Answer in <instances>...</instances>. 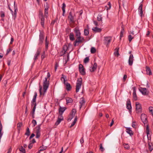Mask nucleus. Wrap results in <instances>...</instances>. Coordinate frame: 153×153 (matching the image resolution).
Listing matches in <instances>:
<instances>
[{
	"label": "nucleus",
	"instance_id": "nucleus-24",
	"mask_svg": "<svg viewBox=\"0 0 153 153\" xmlns=\"http://www.w3.org/2000/svg\"><path fill=\"white\" fill-rule=\"evenodd\" d=\"M66 86V89L68 91H70L72 88V87L70 85V84L69 83H68L67 82L65 84Z\"/></svg>",
	"mask_w": 153,
	"mask_h": 153
},
{
	"label": "nucleus",
	"instance_id": "nucleus-62",
	"mask_svg": "<svg viewBox=\"0 0 153 153\" xmlns=\"http://www.w3.org/2000/svg\"><path fill=\"white\" fill-rule=\"evenodd\" d=\"M74 117V116H73L70 115L68 118V120H71Z\"/></svg>",
	"mask_w": 153,
	"mask_h": 153
},
{
	"label": "nucleus",
	"instance_id": "nucleus-14",
	"mask_svg": "<svg viewBox=\"0 0 153 153\" xmlns=\"http://www.w3.org/2000/svg\"><path fill=\"white\" fill-rule=\"evenodd\" d=\"M94 23L96 26H101L102 23V20H97L94 21Z\"/></svg>",
	"mask_w": 153,
	"mask_h": 153
},
{
	"label": "nucleus",
	"instance_id": "nucleus-57",
	"mask_svg": "<svg viewBox=\"0 0 153 153\" xmlns=\"http://www.w3.org/2000/svg\"><path fill=\"white\" fill-rule=\"evenodd\" d=\"M66 53V52L64 51H61V52L60 53V54H59V56H62L64 54H65Z\"/></svg>",
	"mask_w": 153,
	"mask_h": 153
},
{
	"label": "nucleus",
	"instance_id": "nucleus-48",
	"mask_svg": "<svg viewBox=\"0 0 153 153\" xmlns=\"http://www.w3.org/2000/svg\"><path fill=\"white\" fill-rule=\"evenodd\" d=\"M39 18H40V19H44L45 17L43 16V14L41 12H39Z\"/></svg>",
	"mask_w": 153,
	"mask_h": 153
},
{
	"label": "nucleus",
	"instance_id": "nucleus-56",
	"mask_svg": "<svg viewBox=\"0 0 153 153\" xmlns=\"http://www.w3.org/2000/svg\"><path fill=\"white\" fill-rule=\"evenodd\" d=\"M133 38L134 37H132L130 35L128 36V39L129 42H130Z\"/></svg>",
	"mask_w": 153,
	"mask_h": 153
},
{
	"label": "nucleus",
	"instance_id": "nucleus-20",
	"mask_svg": "<svg viewBox=\"0 0 153 153\" xmlns=\"http://www.w3.org/2000/svg\"><path fill=\"white\" fill-rule=\"evenodd\" d=\"M126 132L129 134L130 136H131L133 135L134 133L131 130L130 128L126 127Z\"/></svg>",
	"mask_w": 153,
	"mask_h": 153
},
{
	"label": "nucleus",
	"instance_id": "nucleus-61",
	"mask_svg": "<svg viewBox=\"0 0 153 153\" xmlns=\"http://www.w3.org/2000/svg\"><path fill=\"white\" fill-rule=\"evenodd\" d=\"M124 31H121L120 34V39H121V38L123 36V33Z\"/></svg>",
	"mask_w": 153,
	"mask_h": 153
},
{
	"label": "nucleus",
	"instance_id": "nucleus-44",
	"mask_svg": "<svg viewBox=\"0 0 153 153\" xmlns=\"http://www.w3.org/2000/svg\"><path fill=\"white\" fill-rule=\"evenodd\" d=\"M22 126V123H19L17 124L18 129L19 131L21 127Z\"/></svg>",
	"mask_w": 153,
	"mask_h": 153
},
{
	"label": "nucleus",
	"instance_id": "nucleus-32",
	"mask_svg": "<svg viewBox=\"0 0 153 153\" xmlns=\"http://www.w3.org/2000/svg\"><path fill=\"white\" fill-rule=\"evenodd\" d=\"M73 14V13L71 11L69 12V15L68 16L69 19H74Z\"/></svg>",
	"mask_w": 153,
	"mask_h": 153
},
{
	"label": "nucleus",
	"instance_id": "nucleus-12",
	"mask_svg": "<svg viewBox=\"0 0 153 153\" xmlns=\"http://www.w3.org/2000/svg\"><path fill=\"white\" fill-rule=\"evenodd\" d=\"M126 108L129 110L130 112H131V102L130 99H128L126 102Z\"/></svg>",
	"mask_w": 153,
	"mask_h": 153
},
{
	"label": "nucleus",
	"instance_id": "nucleus-42",
	"mask_svg": "<svg viewBox=\"0 0 153 153\" xmlns=\"http://www.w3.org/2000/svg\"><path fill=\"white\" fill-rule=\"evenodd\" d=\"M68 48V46L66 45H64L63 47V51L66 52Z\"/></svg>",
	"mask_w": 153,
	"mask_h": 153
},
{
	"label": "nucleus",
	"instance_id": "nucleus-1",
	"mask_svg": "<svg viewBox=\"0 0 153 153\" xmlns=\"http://www.w3.org/2000/svg\"><path fill=\"white\" fill-rule=\"evenodd\" d=\"M141 119L143 123L146 126V133L147 136H148V134H149V125L148 123V121L147 120V116L145 114H142L141 116Z\"/></svg>",
	"mask_w": 153,
	"mask_h": 153
},
{
	"label": "nucleus",
	"instance_id": "nucleus-29",
	"mask_svg": "<svg viewBox=\"0 0 153 153\" xmlns=\"http://www.w3.org/2000/svg\"><path fill=\"white\" fill-rule=\"evenodd\" d=\"M111 4L110 2L109 1L108 2V5L105 6V8L107 10H110L111 7Z\"/></svg>",
	"mask_w": 153,
	"mask_h": 153
},
{
	"label": "nucleus",
	"instance_id": "nucleus-47",
	"mask_svg": "<svg viewBox=\"0 0 153 153\" xmlns=\"http://www.w3.org/2000/svg\"><path fill=\"white\" fill-rule=\"evenodd\" d=\"M0 16L2 18H3L5 16V13L3 11H1L0 12Z\"/></svg>",
	"mask_w": 153,
	"mask_h": 153
},
{
	"label": "nucleus",
	"instance_id": "nucleus-30",
	"mask_svg": "<svg viewBox=\"0 0 153 153\" xmlns=\"http://www.w3.org/2000/svg\"><path fill=\"white\" fill-rule=\"evenodd\" d=\"M66 76L65 75H64V74H62V77H61V81H62L63 80V81H64V82H63V83L65 84H66V80H65V79L66 78Z\"/></svg>",
	"mask_w": 153,
	"mask_h": 153
},
{
	"label": "nucleus",
	"instance_id": "nucleus-33",
	"mask_svg": "<svg viewBox=\"0 0 153 153\" xmlns=\"http://www.w3.org/2000/svg\"><path fill=\"white\" fill-rule=\"evenodd\" d=\"M119 47H117L115 49V51L114 52V54L115 55H117V56H118L120 55V54L119 53Z\"/></svg>",
	"mask_w": 153,
	"mask_h": 153
},
{
	"label": "nucleus",
	"instance_id": "nucleus-19",
	"mask_svg": "<svg viewBox=\"0 0 153 153\" xmlns=\"http://www.w3.org/2000/svg\"><path fill=\"white\" fill-rule=\"evenodd\" d=\"M146 74L147 75H152V73L150 68L147 66H146Z\"/></svg>",
	"mask_w": 153,
	"mask_h": 153
},
{
	"label": "nucleus",
	"instance_id": "nucleus-13",
	"mask_svg": "<svg viewBox=\"0 0 153 153\" xmlns=\"http://www.w3.org/2000/svg\"><path fill=\"white\" fill-rule=\"evenodd\" d=\"M43 88H48L49 85V81L47 80V78H45V80L43 82Z\"/></svg>",
	"mask_w": 153,
	"mask_h": 153
},
{
	"label": "nucleus",
	"instance_id": "nucleus-40",
	"mask_svg": "<svg viewBox=\"0 0 153 153\" xmlns=\"http://www.w3.org/2000/svg\"><path fill=\"white\" fill-rule=\"evenodd\" d=\"M89 33V30L88 29H85L84 30V35L85 36H87Z\"/></svg>",
	"mask_w": 153,
	"mask_h": 153
},
{
	"label": "nucleus",
	"instance_id": "nucleus-36",
	"mask_svg": "<svg viewBox=\"0 0 153 153\" xmlns=\"http://www.w3.org/2000/svg\"><path fill=\"white\" fill-rule=\"evenodd\" d=\"M75 32L76 36H80L81 33L79 30L78 29L75 30Z\"/></svg>",
	"mask_w": 153,
	"mask_h": 153
},
{
	"label": "nucleus",
	"instance_id": "nucleus-15",
	"mask_svg": "<svg viewBox=\"0 0 153 153\" xmlns=\"http://www.w3.org/2000/svg\"><path fill=\"white\" fill-rule=\"evenodd\" d=\"M134 61V57L133 54H131L130 55L129 59L128 60L129 65L130 66L132 65Z\"/></svg>",
	"mask_w": 153,
	"mask_h": 153
},
{
	"label": "nucleus",
	"instance_id": "nucleus-11",
	"mask_svg": "<svg viewBox=\"0 0 153 153\" xmlns=\"http://www.w3.org/2000/svg\"><path fill=\"white\" fill-rule=\"evenodd\" d=\"M63 120L64 118L63 116L58 115L57 120L55 123V125L56 126L58 125L60 123L61 121Z\"/></svg>",
	"mask_w": 153,
	"mask_h": 153
},
{
	"label": "nucleus",
	"instance_id": "nucleus-51",
	"mask_svg": "<svg viewBox=\"0 0 153 153\" xmlns=\"http://www.w3.org/2000/svg\"><path fill=\"white\" fill-rule=\"evenodd\" d=\"M142 2H143V1H142V2L140 4V6H139L138 8V10H142L143 5L141 3Z\"/></svg>",
	"mask_w": 153,
	"mask_h": 153
},
{
	"label": "nucleus",
	"instance_id": "nucleus-60",
	"mask_svg": "<svg viewBox=\"0 0 153 153\" xmlns=\"http://www.w3.org/2000/svg\"><path fill=\"white\" fill-rule=\"evenodd\" d=\"M67 94V93L65 92V93L63 94L61 97V100L63 99L65 97L66 95Z\"/></svg>",
	"mask_w": 153,
	"mask_h": 153
},
{
	"label": "nucleus",
	"instance_id": "nucleus-35",
	"mask_svg": "<svg viewBox=\"0 0 153 153\" xmlns=\"http://www.w3.org/2000/svg\"><path fill=\"white\" fill-rule=\"evenodd\" d=\"M37 96V93L36 92H34V95L33 96V98L32 100L31 101L34 102H36V98Z\"/></svg>",
	"mask_w": 153,
	"mask_h": 153
},
{
	"label": "nucleus",
	"instance_id": "nucleus-16",
	"mask_svg": "<svg viewBox=\"0 0 153 153\" xmlns=\"http://www.w3.org/2000/svg\"><path fill=\"white\" fill-rule=\"evenodd\" d=\"M132 88L133 89V97L135 100L136 101L137 100V98L136 93V88L135 87H134Z\"/></svg>",
	"mask_w": 153,
	"mask_h": 153
},
{
	"label": "nucleus",
	"instance_id": "nucleus-2",
	"mask_svg": "<svg viewBox=\"0 0 153 153\" xmlns=\"http://www.w3.org/2000/svg\"><path fill=\"white\" fill-rule=\"evenodd\" d=\"M82 83V78H80L78 79L76 86V92H77L79 91Z\"/></svg>",
	"mask_w": 153,
	"mask_h": 153
},
{
	"label": "nucleus",
	"instance_id": "nucleus-38",
	"mask_svg": "<svg viewBox=\"0 0 153 153\" xmlns=\"http://www.w3.org/2000/svg\"><path fill=\"white\" fill-rule=\"evenodd\" d=\"M19 150L23 153H26L25 149L23 148L22 146H21L19 149Z\"/></svg>",
	"mask_w": 153,
	"mask_h": 153
},
{
	"label": "nucleus",
	"instance_id": "nucleus-9",
	"mask_svg": "<svg viewBox=\"0 0 153 153\" xmlns=\"http://www.w3.org/2000/svg\"><path fill=\"white\" fill-rule=\"evenodd\" d=\"M141 89H139L140 91L144 95H146L148 94L149 91L147 90L146 88H140Z\"/></svg>",
	"mask_w": 153,
	"mask_h": 153
},
{
	"label": "nucleus",
	"instance_id": "nucleus-54",
	"mask_svg": "<svg viewBox=\"0 0 153 153\" xmlns=\"http://www.w3.org/2000/svg\"><path fill=\"white\" fill-rule=\"evenodd\" d=\"M99 149H100V150L101 152H103L104 151V149L103 147H102V143H101L100 144Z\"/></svg>",
	"mask_w": 153,
	"mask_h": 153
},
{
	"label": "nucleus",
	"instance_id": "nucleus-53",
	"mask_svg": "<svg viewBox=\"0 0 153 153\" xmlns=\"http://www.w3.org/2000/svg\"><path fill=\"white\" fill-rule=\"evenodd\" d=\"M149 111L151 112L152 116H153V107L150 106L149 107Z\"/></svg>",
	"mask_w": 153,
	"mask_h": 153
},
{
	"label": "nucleus",
	"instance_id": "nucleus-8",
	"mask_svg": "<svg viewBox=\"0 0 153 153\" xmlns=\"http://www.w3.org/2000/svg\"><path fill=\"white\" fill-rule=\"evenodd\" d=\"M42 50L41 48L39 47L38 48L36 53L35 54L34 60L36 61L38 59V56L40 54Z\"/></svg>",
	"mask_w": 153,
	"mask_h": 153
},
{
	"label": "nucleus",
	"instance_id": "nucleus-59",
	"mask_svg": "<svg viewBox=\"0 0 153 153\" xmlns=\"http://www.w3.org/2000/svg\"><path fill=\"white\" fill-rule=\"evenodd\" d=\"M36 108H35V107L33 108L32 111L30 112V114H35V111Z\"/></svg>",
	"mask_w": 153,
	"mask_h": 153
},
{
	"label": "nucleus",
	"instance_id": "nucleus-26",
	"mask_svg": "<svg viewBox=\"0 0 153 153\" xmlns=\"http://www.w3.org/2000/svg\"><path fill=\"white\" fill-rule=\"evenodd\" d=\"M66 6L65 4V3H63L62 4V9L63 12L62 15L63 16H64V14L65 12V9Z\"/></svg>",
	"mask_w": 153,
	"mask_h": 153
},
{
	"label": "nucleus",
	"instance_id": "nucleus-45",
	"mask_svg": "<svg viewBox=\"0 0 153 153\" xmlns=\"http://www.w3.org/2000/svg\"><path fill=\"white\" fill-rule=\"evenodd\" d=\"M89 61V57H86L84 60V62L85 63H86L88 62Z\"/></svg>",
	"mask_w": 153,
	"mask_h": 153
},
{
	"label": "nucleus",
	"instance_id": "nucleus-4",
	"mask_svg": "<svg viewBox=\"0 0 153 153\" xmlns=\"http://www.w3.org/2000/svg\"><path fill=\"white\" fill-rule=\"evenodd\" d=\"M41 124H40L38 125L37 126H36L35 127V129H36V138H39L40 136V129H41Z\"/></svg>",
	"mask_w": 153,
	"mask_h": 153
},
{
	"label": "nucleus",
	"instance_id": "nucleus-6",
	"mask_svg": "<svg viewBox=\"0 0 153 153\" xmlns=\"http://www.w3.org/2000/svg\"><path fill=\"white\" fill-rule=\"evenodd\" d=\"M79 72L82 75H84L85 74V69L82 64H80L79 65Z\"/></svg>",
	"mask_w": 153,
	"mask_h": 153
},
{
	"label": "nucleus",
	"instance_id": "nucleus-21",
	"mask_svg": "<svg viewBox=\"0 0 153 153\" xmlns=\"http://www.w3.org/2000/svg\"><path fill=\"white\" fill-rule=\"evenodd\" d=\"M97 64L96 62L94 63L93 66L91 69H90V71L91 72H94L97 69Z\"/></svg>",
	"mask_w": 153,
	"mask_h": 153
},
{
	"label": "nucleus",
	"instance_id": "nucleus-3",
	"mask_svg": "<svg viewBox=\"0 0 153 153\" xmlns=\"http://www.w3.org/2000/svg\"><path fill=\"white\" fill-rule=\"evenodd\" d=\"M40 34L39 35V42L38 45H42L43 43V41L44 40L45 35L43 32H41L40 30Z\"/></svg>",
	"mask_w": 153,
	"mask_h": 153
},
{
	"label": "nucleus",
	"instance_id": "nucleus-34",
	"mask_svg": "<svg viewBox=\"0 0 153 153\" xmlns=\"http://www.w3.org/2000/svg\"><path fill=\"white\" fill-rule=\"evenodd\" d=\"M25 135H27V136H29L30 134V131L29 129V128L28 127H27L26 129V131L25 133Z\"/></svg>",
	"mask_w": 153,
	"mask_h": 153
},
{
	"label": "nucleus",
	"instance_id": "nucleus-64",
	"mask_svg": "<svg viewBox=\"0 0 153 153\" xmlns=\"http://www.w3.org/2000/svg\"><path fill=\"white\" fill-rule=\"evenodd\" d=\"M56 20H53L51 23V25L53 26L56 22Z\"/></svg>",
	"mask_w": 153,
	"mask_h": 153
},
{
	"label": "nucleus",
	"instance_id": "nucleus-37",
	"mask_svg": "<svg viewBox=\"0 0 153 153\" xmlns=\"http://www.w3.org/2000/svg\"><path fill=\"white\" fill-rule=\"evenodd\" d=\"M45 48L46 49H48V45L49 44V41L47 40V37L46 36L45 40Z\"/></svg>",
	"mask_w": 153,
	"mask_h": 153
},
{
	"label": "nucleus",
	"instance_id": "nucleus-23",
	"mask_svg": "<svg viewBox=\"0 0 153 153\" xmlns=\"http://www.w3.org/2000/svg\"><path fill=\"white\" fill-rule=\"evenodd\" d=\"M85 100H84V98L83 97H82L80 99V101L79 102V103L80 104V105L79 107L80 109L81 108L82 105L85 104Z\"/></svg>",
	"mask_w": 153,
	"mask_h": 153
},
{
	"label": "nucleus",
	"instance_id": "nucleus-63",
	"mask_svg": "<svg viewBox=\"0 0 153 153\" xmlns=\"http://www.w3.org/2000/svg\"><path fill=\"white\" fill-rule=\"evenodd\" d=\"M11 51V49L10 48L8 49L7 51V53L6 55H7L8 54L9 52Z\"/></svg>",
	"mask_w": 153,
	"mask_h": 153
},
{
	"label": "nucleus",
	"instance_id": "nucleus-25",
	"mask_svg": "<svg viewBox=\"0 0 153 153\" xmlns=\"http://www.w3.org/2000/svg\"><path fill=\"white\" fill-rule=\"evenodd\" d=\"M92 30L95 32H100L102 31L101 28H98L97 26L92 29Z\"/></svg>",
	"mask_w": 153,
	"mask_h": 153
},
{
	"label": "nucleus",
	"instance_id": "nucleus-49",
	"mask_svg": "<svg viewBox=\"0 0 153 153\" xmlns=\"http://www.w3.org/2000/svg\"><path fill=\"white\" fill-rule=\"evenodd\" d=\"M36 102H34L33 101L31 102V107H32L33 106V107H35V108H36Z\"/></svg>",
	"mask_w": 153,
	"mask_h": 153
},
{
	"label": "nucleus",
	"instance_id": "nucleus-31",
	"mask_svg": "<svg viewBox=\"0 0 153 153\" xmlns=\"http://www.w3.org/2000/svg\"><path fill=\"white\" fill-rule=\"evenodd\" d=\"M76 112V109L75 108H73L72 109L71 113L70 115L75 116V114Z\"/></svg>",
	"mask_w": 153,
	"mask_h": 153
},
{
	"label": "nucleus",
	"instance_id": "nucleus-17",
	"mask_svg": "<svg viewBox=\"0 0 153 153\" xmlns=\"http://www.w3.org/2000/svg\"><path fill=\"white\" fill-rule=\"evenodd\" d=\"M48 88H43V93L42 94V86L41 85L39 86V92L40 93V96H41L42 94L43 95H44L45 94V93L46 91Z\"/></svg>",
	"mask_w": 153,
	"mask_h": 153
},
{
	"label": "nucleus",
	"instance_id": "nucleus-27",
	"mask_svg": "<svg viewBox=\"0 0 153 153\" xmlns=\"http://www.w3.org/2000/svg\"><path fill=\"white\" fill-rule=\"evenodd\" d=\"M69 36L70 39L71 41H73L75 39L74 34L73 33H70Z\"/></svg>",
	"mask_w": 153,
	"mask_h": 153
},
{
	"label": "nucleus",
	"instance_id": "nucleus-10",
	"mask_svg": "<svg viewBox=\"0 0 153 153\" xmlns=\"http://www.w3.org/2000/svg\"><path fill=\"white\" fill-rule=\"evenodd\" d=\"M67 109L66 107H61L59 106V115L62 116V114L64 111Z\"/></svg>",
	"mask_w": 153,
	"mask_h": 153
},
{
	"label": "nucleus",
	"instance_id": "nucleus-5",
	"mask_svg": "<svg viewBox=\"0 0 153 153\" xmlns=\"http://www.w3.org/2000/svg\"><path fill=\"white\" fill-rule=\"evenodd\" d=\"M136 110L137 113H141L142 111V108L141 104L137 102H136Z\"/></svg>",
	"mask_w": 153,
	"mask_h": 153
},
{
	"label": "nucleus",
	"instance_id": "nucleus-28",
	"mask_svg": "<svg viewBox=\"0 0 153 153\" xmlns=\"http://www.w3.org/2000/svg\"><path fill=\"white\" fill-rule=\"evenodd\" d=\"M149 149L150 152H151L153 149V145L152 143H149Z\"/></svg>",
	"mask_w": 153,
	"mask_h": 153
},
{
	"label": "nucleus",
	"instance_id": "nucleus-55",
	"mask_svg": "<svg viewBox=\"0 0 153 153\" xmlns=\"http://www.w3.org/2000/svg\"><path fill=\"white\" fill-rule=\"evenodd\" d=\"M32 123L33 124V126L34 127L37 124L36 121L35 120H33L32 121Z\"/></svg>",
	"mask_w": 153,
	"mask_h": 153
},
{
	"label": "nucleus",
	"instance_id": "nucleus-18",
	"mask_svg": "<svg viewBox=\"0 0 153 153\" xmlns=\"http://www.w3.org/2000/svg\"><path fill=\"white\" fill-rule=\"evenodd\" d=\"M14 14L12 13L13 14V17L14 18V19L16 17V14H17V6H15V1L14 2Z\"/></svg>",
	"mask_w": 153,
	"mask_h": 153
},
{
	"label": "nucleus",
	"instance_id": "nucleus-7",
	"mask_svg": "<svg viewBox=\"0 0 153 153\" xmlns=\"http://www.w3.org/2000/svg\"><path fill=\"white\" fill-rule=\"evenodd\" d=\"M111 40V37L110 36H106L104 37V43L105 45H106L107 47L110 43Z\"/></svg>",
	"mask_w": 153,
	"mask_h": 153
},
{
	"label": "nucleus",
	"instance_id": "nucleus-46",
	"mask_svg": "<svg viewBox=\"0 0 153 153\" xmlns=\"http://www.w3.org/2000/svg\"><path fill=\"white\" fill-rule=\"evenodd\" d=\"M139 14L140 15L141 18H142L143 16H144V15L143 14V10H138Z\"/></svg>",
	"mask_w": 153,
	"mask_h": 153
},
{
	"label": "nucleus",
	"instance_id": "nucleus-52",
	"mask_svg": "<svg viewBox=\"0 0 153 153\" xmlns=\"http://www.w3.org/2000/svg\"><path fill=\"white\" fill-rule=\"evenodd\" d=\"M45 51H44L43 53H42L41 55V59L42 60H43V59L45 58Z\"/></svg>",
	"mask_w": 153,
	"mask_h": 153
},
{
	"label": "nucleus",
	"instance_id": "nucleus-43",
	"mask_svg": "<svg viewBox=\"0 0 153 153\" xmlns=\"http://www.w3.org/2000/svg\"><path fill=\"white\" fill-rule=\"evenodd\" d=\"M123 145L124 146V147L125 149H129L130 146L128 144L124 143Z\"/></svg>",
	"mask_w": 153,
	"mask_h": 153
},
{
	"label": "nucleus",
	"instance_id": "nucleus-58",
	"mask_svg": "<svg viewBox=\"0 0 153 153\" xmlns=\"http://www.w3.org/2000/svg\"><path fill=\"white\" fill-rule=\"evenodd\" d=\"M80 42L79 41H76L75 40L74 42V46H76V45H78L79 44H78V42Z\"/></svg>",
	"mask_w": 153,
	"mask_h": 153
},
{
	"label": "nucleus",
	"instance_id": "nucleus-50",
	"mask_svg": "<svg viewBox=\"0 0 153 153\" xmlns=\"http://www.w3.org/2000/svg\"><path fill=\"white\" fill-rule=\"evenodd\" d=\"M81 40V36H77L76 38V41H79L80 42H78V44H79L80 43H82V41Z\"/></svg>",
	"mask_w": 153,
	"mask_h": 153
},
{
	"label": "nucleus",
	"instance_id": "nucleus-22",
	"mask_svg": "<svg viewBox=\"0 0 153 153\" xmlns=\"http://www.w3.org/2000/svg\"><path fill=\"white\" fill-rule=\"evenodd\" d=\"M49 8V6L47 5L45 9V17L46 18H47V16H48V8Z\"/></svg>",
	"mask_w": 153,
	"mask_h": 153
},
{
	"label": "nucleus",
	"instance_id": "nucleus-41",
	"mask_svg": "<svg viewBox=\"0 0 153 153\" xmlns=\"http://www.w3.org/2000/svg\"><path fill=\"white\" fill-rule=\"evenodd\" d=\"M96 51L95 48L94 47H92L91 49V53H94Z\"/></svg>",
	"mask_w": 153,
	"mask_h": 153
},
{
	"label": "nucleus",
	"instance_id": "nucleus-39",
	"mask_svg": "<svg viewBox=\"0 0 153 153\" xmlns=\"http://www.w3.org/2000/svg\"><path fill=\"white\" fill-rule=\"evenodd\" d=\"M67 104L72 103L73 102V100L71 98H68L66 99Z\"/></svg>",
	"mask_w": 153,
	"mask_h": 153
}]
</instances>
